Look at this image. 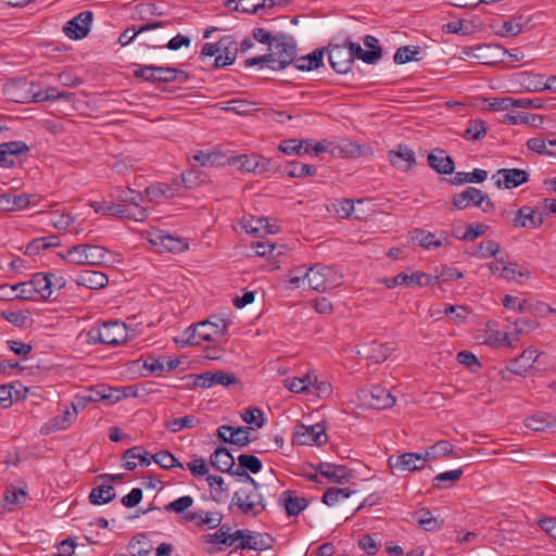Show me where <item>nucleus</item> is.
Wrapping results in <instances>:
<instances>
[{
    "label": "nucleus",
    "mask_w": 556,
    "mask_h": 556,
    "mask_svg": "<svg viewBox=\"0 0 556 556\" xmlns=\"http://www.w3.org/2000/svg\"><path fill=\"white\" fill-rule=\"evenodd\" d=\"M229 323L214 315L207 320L190 326L187 331L185 343L188 345H199L203 341L220 343L228 330Z\"/></svg>",
    "instance_id": "obj_1"
},
{
    "label": "nucleus",
    "mask_w": 556,
    "mask_h": 556,
    "mask_svg": "<svg viewBox=\"0 0 556 556\" xmlns=\"http://www.w3.org/2000/svg\"><path fill=\"white\" fill-rule=\"evenodd\" d=\"M128 339L126 324L115 320L105 321L101 326L90 328L86 333L88 344L121 345Z\"/></svg>",
    "instance_id": "obj_2"
},
{
    "label": "nucleus",
    "mask_w": 556,
    "mask_h": 556,
    "mask_svg": "<svg viewBox=\"0 0 556 556\" xmlns=\"http://www.w3.org/2000/svg\"><path fill=\"white\" fill-rule=\"evenodd\" d=\"M268 49L269 68L273 71H282L292 64L298 51L294 38L286 34L276 35Z\"/></svg>",
    "instance_id": "obj_3"
},
{
    "label": "nucleus",
    "mask_w": 556,
    "mask_h": 556,
    "mask_svg": "<svg viewBox=\"0 0 556 556\" xmlns=\"http://www.w3.org/2000/svg\"><path fill=\"white\" fill-rule=\"evenodd\" d=\"M109 252L102 245L76 244L68 248L62 257L75 265L102 266L106 263Z\"/></svg>",
    "instance_id": "obj_4"
},
{
    "label": "nucleus",
    "mask_w": 556,
    "mask_h": 556,
    "mask_svg": "<svg viewBox=\"0 0 556 556\" xmlns=\"http://www.w3.org/2000/svg\"><path fill=\"white\" fill-rule=\"evenodd\" d=\"M311 289L326 292L342 285L343 276L331 266L316 265L304 274Z\"/></svg>",
    "instance_id": "obj_5"
},
{
    "label": "nucleus",
    "mask_w": 556,
    "mask_h": 556,
    "mask_svg": "<svg viewBox=\"0 0 556 556\" xmlns=\"http://www.w3.org/2000/svg\"><path fill=\"white\" fill-rule=\"evenodd\" d=\"M231 504L238 506L243 514L254 517L266 508L264 497L255 485L243 486L236 491Z\"/></svg>",
    "instance_id": "obj_6"
},
{
    "label": "nucleus",
    "mask_w": 556,
    "mask_h": 556,
    "mask_svg": "<svg viewBox=\"0 0 556 556\" xmlns=\"http://www.w3.org/2000/svg\"><path fill=\"white\" fill-rule=\"evenodd\" d=\"M470 205L480 207L485 213L495 211V205L489 195L473 187H468L452 199L453 208L465 210Z\"/></svg>",
    "instance_id": "obj_7"
},
{
    "label": "nucleus",
    "mask_w": 556,
    "mask_h": 556,
    "mask_svg": "<svg viewBox=\"0 0 556 556\" xmlns=\"http://www.w3.org/2000/svg\"><path fill=\"white\" fill-rule=\"evenodd\" d=\"M328 440L326 427L321 424L313 426L298 425L293 434V443L299 445L318 446L325 444Z\"/></svg>",
    "instance_id": "obj_8"
},
{
    "label": "nucleus",
    "mask_w": 556,
    "mask_h": 556,
    "mask_svg": "<svg viewBox=\"0 0 556 556\" xmlns=\"http://www.w3.org/2000/svg\"><path fill=\"white\" fill-rule=\"evenodd\" d=\"M439 280L438 276H431L422 271H402L397 276L384 279L387 288H395L397 286L415 287V286H431Z\"/></svg>",
    "instance_id": "obj_9"
},
{
    "label": "nucleus",
    "mask_w": 556,
    "mask_h": 556,
    "mask_svg": "<svg viewBox=\"0 0 556 556\" xmlns=\"http://www.w3.org/2000/svg\"><path fill=\"white\" fill-rule=\"evenodd\" d=\"M29 151L23 141H10L0 144V167L11 168L22 163V156Z\"/></svg>",
    "instance_id": "obj_10"
},
{
    "label": "nucleus",
    "mask_w": 556,
    "mask_h": 556,
    "mask_svg": "<svg viewBox=\"0 0 556 556\" xmlns=\"http://www.w3.org/2000/svg\"><path fill=\"white\" fill-rule=\"evenodd\" d=\"M174 67L155 65H137L134 76L142 78L150 83H172L175 81Z\"/></svg>",
    "instance_id": "obj_11"
},
{
    "label": "nucleus",
    "mask_w": 556,
    "mask_h": 556,
    "mask_svg": "<svg viewBox=\"0 0 556 556\" xmlns=\"http://www.w3.org/2000/svg\"><path fill=\"white\" fill-rule=\"evenodd\" d=\"M326 51L328 52V60L333 71L339 74H345L352 68V54L346 43L330 45Z\"/></svg>",
    "instance_id": "obj_12"
},
{
    "label": "nucleus",
    "mask_w": 556,
    "mask_h": 556,
    "mask_svg": "<svg viewBox=\"0 0 556 556\" xmlns=\"http://www.w3.org/2000/svg\"><path fill=\"white\" fill-rule=\"evenodd\" d=\"M92 20L91 11H83L64 25L63 33L71 39H83L89 34Z\"/></svg>",
    "instance_id": "obj_13"
},
{
    "label": "nucleus",
    "mask_w": 556,
    "mask_h": 556,
    "mask_svg": "<svg viewBox=\"0 0 556 556\" xmlns=\"http://www.w3.org/2000/svg\"><path fill=\"white\" fill-rule=\"evenodd\" d=\"M231 164L248 173L264 174L269 169V161L258 154H242L231 159Z\"/></svg>",
    "instance_id": "obj_14"
},
{
    "label": "nucleus",
    "mask_w": 556,
    "mask_h": 556,
    "mask_svg": "<svg viewBox=\"0 0 556 556\" xmlns=\"http://www.w3.org/2000/svg\"><path fill=\"white\" fill-rule=\"evenodd\" d=\"M238 382V379L233 374L226 372L223 370L206 371L195 376L193 384L203 389L211 388L215 384H222L228 387Z\"/></svg>",
    "instance_id": "obj_15"
},
{
    "label": "nucleus",
    "mask_w": 556,
    "mask_h": 556,
    "mask_svg": "<svg viewBox=\"0 0 556 556\" xmlns=\"http://www.w3.org/2000/svg\"><path fill=\"white\" fill-rule=\"evenodd\" d=\"M493 178L495 179V185L498 188H516L529 179V174L523 169L518 168H502L498 169L495 175H493Z\"/></svg>",
    "instance_id": "obj_16"
},
{
    "label": "nucleus",
    "mask_w": 556,
    "mask_h": 556,
    "mask_svg": "<svg viewBox=\"0 0 556 556\" xmlns=\"http://www.w3.org/2000/svg\"><path fill=\"white\" fill-rule=\"evenodd\" d=\"M251 428L249 427H232V426H220L217 429L218 438L238 446H247L252 439L250 438Z\"/></svg>",
    "instance_id": "obj_17"
},
{
    "label": "nucleus",
    "mask_w": 556,
    "mask_h": 556,
    "mask_svg": "<svg viewBox=\"0 0 556 556\" xmlns=\"http://www.w3.org/2000/svg\"><path fill=\"white\" fill-rule=\"evenodd\" d=\"M506 53L500 46L493 45H477L465 49L467 56L476 58L482 64L496 63L500 60V55Z\"/></svg>",
    "instance_id": "obj_18"
},
{
    "label": "nucleus",
    "mask_w": 556,
    "mask_h": 556,
    "mask_svg": "<svg viewBox=\"0 0 556 556\" xmlns=\"http://www.w3.org/2000/svg\"><path fill=\"white\" fill-rule=\"evenodd\" d=\"M130 389L131 387L119 389L100 386L99 389H91L85 400L89 402L109 401L110 403H117L129 395L127 390Z\"/></svg>",
    "instance_id": "obj_19"
},
{
    "label": "nucleus",
    "mask_w": 556,
    "mask_h": 556,
    "mask_svg": "<svg viewBox=\"0 0 556 556\" xmlns=\"http://www.w3.org/2000/svg\"><path fill=\"white\" fill-rule=\"evenodd\" d=\"M424 458L420 453H404L400 456H390L388 465L391 469H402L407 471L420 470L424 468Z\"/></svg>",
    "instance_id": "obj_20"
},
{
    "label": "nucleus",
    "mask_w": 556,
    "mask_h": 556,
    "mask_svg": "<svg viewBox=\"0 0 556 556\" xmlns=\"http://www.w3.org/2000/svg\"><path fill=\"white\" fill-rule=\"evenodd\" d=\"M389 161L399 170L407 172L416 163L415 152L407 146L400 144L396 150L389 152Z\"/></svg>",
    "instance_id": "obj_21"
},
{
    "label": "nucleus",
    "mask_w": 556,
    "mask_h": 556,
    "mask_svg": "<svg viewBox=\"0 0 556 556\" xmlns=\"http://www.w3.org/2000/svg\"><path fill=\"white\" fill-rule=\"evenodd\" d=\"M315 470L333 483H345L350 480L351 473L343 465L319 463Z\"/></svg>",
    "instance_id": "obj_22"
},
{
    "label": "nucleus",
    "mask_w": 556,
    "mask_h": 556,
    "mask_svg": "<svg viewBox=\"0 0 556 556\" xmlns=\"http://www.w3.org/2000/svg\"><path fill=\"white\" fill-rule=\"evenodd\" d=\"M543 217L541 214H536L530 206H522L517 211L516 216L513 219V226L515 228H529L535 229L543 224Z\"/></svg>",
    "instance_id": "obj_23"
},
{
    "label": "nucleus",
    "mask_w": 556,
    "mask_h": 556,
    "mask_svg": "<svg viewBox=\"0 0 556 556\" xmlns=\"http://www.w3.org/2000/svg\"><path fill=\"white\" fill-rule=\"evenodd\" d=\"M75 282L78 286L97 290L104 288L109 282V278L102 271L85 269L77 274Z\"/></svg>",
    "instance_id": "obj_24"
},
{
    "label": "nucleus",
    "mask_w": 556,
    "mask_h": 556,
    "mask_svg": "<svg viewBox=\"0 0 556 556\" xmlns=\"http://www.w3.org/2000/svg\"><path fill=\"white\" fill-rule=\"evenodd\" d=\"M429 166L439 174H452L454 172V161L443 149H434L428 155Z\"/></svg>",
    "instance_id": "obj_25"
},
{
    "label": "nucleus",
    "mask_w": 556,
    "mask_h": 556,
    "mask_svg": "<svg viewBox=\"0 0 556 556\" xmlns=\"http://www.w3.org/2000/svg\"><path fill=\"white\" fill-rule=\"evenodd\" d=\"M52 277L54 274L37 273L29 280L33 293L43 300L52 296Z\"/></svg>",
    "instance_id": "obj_26"
},
{
    "label": "nucleus",
    "mask_w": 556,
    "mask_h": 556,
    "mask_svg": "<svg viewBox=\"0 0 556 556\" xmlns=\"http://www.w3.org/2000/svg\"><path fill=\"white\" fill-rule=\"evenodd\" d=\"M30 204L28 194L2 193L0 194V211L12 212L27 208Z\"/></svg>",
    "instance_id": "obj_27"
},
{
    "label": "nucleus",
    "mask_w": 556,
    "mask_h": 556,
    "mask_svg": "<svg viewBox=\"0 0 556 556\" xmlns=\"http://www.w3.org/2000/svg\"><path fill=\"white\" fill-rule=\"evenodd\" d=\"M525 426L535 432L556 428V417L547 413H536L525 419Z\"/></svg>",
    "instance_id": "obj_28"
},
{
    "label": "nucleus",
    "mask_w": 556,
    "mask_h": 556,
    "mask_svg": "<svg viewBox=\"0 0 556 556\" xmlns=\"http://www.w3.org/2000/svg\"><path fill=\"white\" fill-rule=\"evenodd\" d=\"M179 365L178 359H172L167 357H151L144 359L143 362V368L148 369L155 376L160 377L163 375L164 371H172L176 369Z\"/></svg>",
    "instance_id": "obj_29"
},
{
    "label": "nucleus",
    "mask_w": 556,
    "mask_h": 556,
    "mask_svg": "<svg viewBox=\"0 0 556 556\" xmlns=\"http://www.w3.org/2000/svg\"><path fill=\"white\" fill-rule=\"evenodd\" d=\"M211 465L219 471L231 472L235 467V458L230 452L224 447H217L210 457Z\"/></svg>",
    "instance_id": "obj_30"
},
{
    "label": "nucleus",
    "mask_w": 556,
    "mask_h": 556,
    "mask_svg": "<svg viewBox=\"0 0 556 556\" xmlns=\"http://www.w3.org/2000/svg\"><path fill=\"white\" fill-rule=\"evenodd\" d=\"M409 238L413 244L419 245L426 250L437 249L442 245V240L437 238L432 232L424 229H414L409 232Z\"/></svg>",
    "instance_id": "obj_31"
},
{
    "label": "nucleus",
    "mask_w": 556,
    "mask_h": 556,
    "mask_svg": "<svg viewBox=\"0 0 556 556\" xmlns=\"http://www.w3.org/2000/svg\"><path fill=\"white\" fill-rule=\"evenodd\" d=\"M273 538L261 533H253L249 530L247 534V539L244 542H240L236 549H255V551H264L271 546Z\"/></svg>",
    "instance_id": "obj_32"
},
{
    "label": "nucleus",
    "mask_w": 556,
    "mask_h": 556,
    "mask_svg": "<svg viewBox=\"0 0 556 556\" xmlns=\"http://www.w3.org/2000/svg\"><path fill=\"white\" fill-rule=\"evenodd\" d=\"M285 506L288 516H298L307 507V501L304 497H293L289 491H285L279 498Z\"/></svg>",
    "instance_id": "obj_33"
},
{
    "label": "nucleus",
    "mask_w": 556,
    "mask_h": 556,
    "mask_svg": "<svg viewBox=\"0 0 556 556\" xmlns=\"http://www.w3.org/2000/svg\"><path fill=\"white\" fill-rule=\"evenodd\" d=\"M345 43L349 47V50H351L353 61L358 59L367 64H372L381 56L382 53L381 48H377L376 50H364L358 43L352 41H346Z\"/></svg>",
    "instance_id": "obj_34"
},
{
    "label": "nucleus",
    "mask_w": 556,
    "mask_h": 556,
    "mask_svg": "<svg viewBox=\"0 0 556 556\" xmlns=\"http://www.w3.org/2000/svg\"><path fill=\"white\" fill-rule=\"evenodd\" d=\"M501 122L507 125H517L519 123H522L531 125L533 127H538L543 124V117L541 115L528 113H506L502 116Z\"/></svg>",
    "instance_id": "obj_35"
},
{
    "label": "nucleus",
    "mask_w": 556,
    "mask_h": 556,
    "mask_svg": "<svg viewBox=\"0 0 556 556\" xmlns=\"http://www.w3.org/2000/svg\"><path fill=\"white\" fill-rule=\"evenodd\" d=\"M115 496V489L112 485H100L91 490L89 502L93 505H103L110 503Z\"/></svg>",
    "instance_id": "obj_36"
},
{
    "label": "nucleus",
    "mask_w": 556,
    "mask_h": 556,
    "mask_svg": "<svg viewBox=\"0 0 556 556\" xmlns=\"http://www.w3.org/2000/svg\"><path fill=\"white\" fill-rule=\"evenodd\" d=\"M163 25L162 22H154V23H148V24H144L140 27H136V26H130V27H127L118 37V43L121 46H127L129 45L135 38L136 36H138L139 34L143 33V31H148V30H151V29H154V28H157V27H161Z\"/></svg>",
    "instance_id": "obj_37"
},
{
    "label": "nucleus",
    "mask_w": 556,
    "mask_h": 556,
    "mask_svg": "<svg viewBox=\"0 0 556 556\" xmlns=\"http://www.w3.org/2000/svg\"><path fill=\"white\" fill-rule=\"evenodd\" d=\"M207 180V174L200 168H192L181 174V181L184 186L189 189H195Z\"/></svg>",
    "instance_id": "obj_38"
},
{
    "label": "nucleus",
    "mask_w": 556,
    "mask_h": 556,
    "mask_svg": "<svg viewBox=\"0 0 556 556\" xmlns=\"http://www.w3.org/2000/svg\"><path fill=\"white\" fill-rule=\"evenodd\" d=\"M127 548L131 556H146L151 552L152 545L147 535L140 533L132 538Z\"/></svg>",
    "instance_id": "obj_39"
},
{
    "label": "nucleus",
    "mask_w": 556,
    "mask_h": 556,
    "mask_svg": "<svg viewBox=\"0 0 556 556\" xmlns=\"http://www.w3.org/2000/svg\"><path fill=\"white\" fill-rule=\"evenodd\" d=\"M530 277V271L520 267L517 263H508L502 268V278L522 283Z\"/></svg>",
    "instance_id": "obj_40"
},
{
    "label": "nucleus",
    "mask_w": 556,
    "mask_h": 556,
    "mask_svg": "<svg viewBox=\"0 0 556 556\" xmlns=\"http://www.w3.org/2000/svg\"><path fill=\"white\" fill-rule=\"evenodd\" d=\"M199 425V419L193 415H186L184 417L174 418L169 421L165 422V428L173 432L177 433L182 429H191Z\"/></svg>",
    "instance_id": "obj_41"
},
{
    "label": "nucleus",
    "mask_w": 556,
    "mask_h": 556,
    "mask_svg": "<svg viewBox=\"0 0 556 556\" xmlns=\"http://www.w3.org/2000/svg\"><path fill=\"white\" fill-rule=\"evenodd\" d=\"M91 206L96 213L124 218L125 204L101 201L93 202Z\"/></svg>",
    "instance_id": "obj_42"
},
{
    "label": "nucleus",
    "mask_w": 556,
    "mask_h": 556,
    "mask_svg": "<svg viewBox=\"0 0 556 556\" xmlns=\"http://www.w3.org/2000/svg\"><path fill=\"white\" fill-rule=\"evenodd\" d=\"M540 353L538 350L529 348L526 349L518 357L517 362H520L522 365L519 366L518 369L515 370V375L517 376H526L528 370L532 368L533 363L538 359Z\"/></svg>",
    "instance_id": "obj_43"
},
{
    "label": "nucleus",
    "mask_w": 556,
    "mask_h": 556,
    "mask_svg": "<svg viewBox=\"0 0 556 556\" xmlns=\"http://www.w3.org/2000/svg\"><path fill=\"white\" fill-rule=\"evenodd\" d=\"M150 202L156 201L161 198L170 199L175 195L174 189L167 184H154L144 190Z\"/></svg>",
    "instance_id": "obj_44"
},
{
    "label": "nucleus",
    "mask_w": 556,
    "mask_h": 556,
    "mask_svg": "<svg viewBox=\"0 0 556 556\" xmlns=\"http://www.w3.org/2000/svg\"><path fill=\"white\" fill-rule=\"evenodd\" d=\"M317 169L314 165L304 164L301 162H290L286 167V173L292 178H302L314 176Z\"/></svg>",
    "instance_id": "obj_45"
},
{
    "label": "nucleus",
    "mask_w": 556,
    "mask_h": 556,
    "mask_svg": "<svg viewBox=\"0 0 556 556\" xmlns=\"http://www.w3.org/2000/svg\"><path fill=\"white\" fill-rule=\"evenodd\" d=\"M112 197L117 201L123 202L124 204H136V201L143 202V195L140 192L128 187L115 188L112 192Z\"/></svg>",
    "instance_id": "obj_46"
},
{
    "label": "nucleus",
    "mask_w": 556,
    "mask_h": 556,
    "mask_svg": "<svg viewBox=\"0 0 556 556\" xmlns=\"http://www.w3.org/2000/svg\"><path fill=\"white\" fill-rule=\"evenodd\" d=\"M488 173L484 169L476 168L471 173H462L458 172L452 178L451 182L453 185H462L465 182H482L486 179Z\"/></svg>",
    "instance_id": "obj_47"
},
{
    "label": "nucleus",
    "mask_w": 556,
    "mask_h": 556,
    "mask_svg": "<svg viewBox=\"0 0 556 556\" xmlns=\"http://www.w3.org/2000/svg\"><path fill=\"white\" fill-rule=\"evenodd\" d=\"M152 459L164 469L174 467L185 469L184 465L168 451H160L153 454Z\"/></svg>",
    "instance_id": "obj_48"
},
{
    "label": "nucleus",
    "mask_w": 556,
    "mask_h": 556,
    "mask_svg": "<svg viewBox=\"0 0 556 556\" xmlns=\"http://www.w3.org/2000/svg\"><path fill=\"white\" fill-rule=\"evenodd\" d=\"M521 20V16H513L509 20L504 21L497 34L503 37H513L519 35L523 28Z\"/></svg>",
    "instance_id": "obj_49"
},
{
    "label": "nucleus",
    "mask_w": 556,
    "mask_h": 556,
    "mask_svg": "<svg viewBox=\"0 0 556 556\" xmlns=\"http://www.w3.org/2000/svg\"><path fill=\"white\" fill-rule=\"evenodd\" d=\"M13 89H27V91L29 92V102L48 101V97H46L45 89H41L38 84L21 81L18 85L14 86Z\"/></svg>",
    "instance_id": "obj_50"
},
{
    "label": "nucleus",
    "mask_w": 556,
    "mask_h": 556,
    "mask_svg": "<svg viewBox=\"0 0 556 556\" xmlns=\"http://www.w3.org/2000/svg\"><path fill=\"white\" fill-rule=\"evenodd\" d=\"M218 41L219 53L226 55V60L233 63L239 51L236 40L231 36H223Z\"/></svg>",
    "instance_id": "obj_51"
},
{
    "label": "nucleus",
    "mask_w": 556,
    "mask_h": 556,
    "mask_svg": "<svg viewBox=\"0 0 556 556\" xmlns=\"http://www.w3.org/2000/svg\"><path fill=\"white\" fill-rule=\"evenodd\" d=\"M361 397L365 405L375 409H381L382 389L380 387L374 386L369 390H363Z\"/></svg>",
    "instance_id": "obj_52"
},
{
    "label": "nucleus",
    "mask_w": 556,
    "mask_h": 556,
    "mask_svg": "<svg viewBox=\"0 0 556 556\" xmlns=\"http://www.w3.org/2000/svg\"><path fill=\"white\" fill-rule=\"evenodd\" d=\"M489 229V226L482 223H473L467 226L466 231L463 235L454 232V236L464 241H473L478 237L484 235Z\"/></svg>",
    "instance_id": "obj_53"
},
{
    "label": "nucleus",
    "mask_w": 556,
    "mask_h": 556,
    "mask_svg": "<svg viewBox=\"0 0 556 556\" xmlns=\"http://www.w3.org/2000/svg\"><path fill=\"white\" fill-rule=\"evenodd\" d=\"M27 498V492L24 489L8 486L4 492L3 501L14 506H22Z\"/></svg>",
    "instance_id": "obj_54"
},
{
    "label": "nucleus",
    "mask_w": 556,
    "mask_h": 556,
    "mask_svg": "<svg viewBox=\"0 0 556 556\" xmlns=\"http://www.w3.org/2000/svg\"><path fill=\"white\" fill-rule=\"evenodd\" d=\"M419 52L420 48L418 46H403L396 50L393 60L396 64H405L414 60Z\"/></svg>",
    "instance_id": "obj_55"
},
{
    "label": "nucleus",
    "mask_w": 556,
    "mask_h": 556,
    "mask_svg": "<svg viewBox=\"0 0 556 556\" xmlns=\"http://www.w3.org/2000/svg\"><path fill=\"white\" fill-rule=\"evenodd\" d=\"M486 132L485 123L481 119H472L468 123L464 137L471 140H480Z\"/></svg>",
    "instance_id": "obj_56"
},
{
    "label": "nucleus",
    "mask_w": 556,
    "mask_h": 556,
    "mask_svg": "<svg viewBox=\"0 0 556 556\" xmlns=\"http://www.w3.org/2000/svg\"><path fill=\"white\" fill-rule=\"evenodd\" d=\"M463 473H464V471L462 468L441 472V473L437 475L433 479L434 486L435 488H447V485L444 484L445 482H450L451 484H453L457 480L460 479Z\"/></svg>",
    "instance_id": "obj_57"
},
{
    "label": "nucleus",
    "mask_w": 556,
    "mask_h": 556,
    "mask_svg": "<svg viewBox=\"0 0 556 556\" xmlns=\"http://www.w3.org/2000/svg\"><path fill=\"white\" fill-rule=\"evenodd\" d=\"M142 202L136 204H125L124 218L136 222H143L148 217V211L141 205Z\"/></svg>",
    "instance_id": "obj_58"
},
{
    "label": "nucleus",
    "mask_w": 556,
    "mask_h": 556,
    "mask_svg": "<svg viewBox=\"0 0 556 556\" xmlns=\"http://www.w3.org/2000/svg\"><path fill=\"white\" fill-rule=\"evenodd\" d=\"M304 141L299 139L282 140L279 143L278 150L286 155H302Z\"/></svg>",
    "instance_id": "obj_59"
},
{
    "label": "nucleus",
    "mask_w": 556,
    "mask_h": 556,
    "mask_svg": "<svg viewBox=\"0 0 556 556\" xmlns=\"http://www.w3.org/2000/svg\"><path fill=\"white\" fill-rule=\"evenodd\" d=\"M418 523L426 531H437L441 528V522H439L428 509H421L419 511Z\"/></svg>",
    "instance_id": "obj_60"
},
{
    "label": "nucleus",
    "mask_w": 556,
    "mask_h": 556,
    "mask_svg": "<svg viewBox=\"0 0 556 556\" xmlns=\"http://www.w3.org/2000/svg\"><path fill=\"white\" fill-rule=\"evenodd\" d=\"M500 243L494 240L482 241L473 255L481 258L495 256L500 252Z\"/></svg>",
    "instance_id": "obj_61"
},
{
    "label": "nucleus",
    "mask_w": 556,
    "mask_h": 556,
    "mask_svg": "<svg viewBox=\"0 0 556 556\" xmlns=\"http://www.w3.org/2000/svg\"><path fill=\"white\" fill-rule=\"evenodd\" d=\"M123 459H139L140 465L144 467H148L151 464L149 453L146 452L141 446H134L125 451L123 454Z\"/></svg>",
    "instance_id": "obj_62"
},
{
    "label": "nucleus",
    "mask_w": 556,
    "mask_h": 556,
    "mask_svg": "<svg viewBox=\"0 0 556 556\" xmlns=\"http://www.w3.org/2000/svg\"><path fill=\"white\" fill-rule=\"evenodd\" d=\"M239 465L247 471L257 473L262 470V462L254 455L241 454L238 457Z\"/></svg>",
    "instance_id": "obj_63"
},
{
    "label": "nucleus",
    "mask_w": 556,
    "mask_h": 556,
    "mask_svg": "<svg viewBox=\"0 0 556 556\" xmlns=\"http://www.w3.org/2000/svg\"><path fill=\"white\" fill-rule=\"evenodd\" d=\"M252 103L244 99H232L227 102V106L223 108L225 111L233 112L238 115H248L252 109Z\"/></svg>",
    "instance_id": "obj_64"
}]
</instances>
